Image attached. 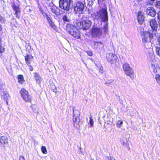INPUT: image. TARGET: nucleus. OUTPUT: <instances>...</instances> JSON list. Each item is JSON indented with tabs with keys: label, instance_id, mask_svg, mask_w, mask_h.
Returning <instances> with one entry per match:
<instances>
[{
	"label": "nucleus",
	"instance_id": "1",
	"mask_svg": "<svg viewBox=\"0 0 160 160\" xmlns=\"http://www.w3.org/2000/svg\"><path fill=\"white\" fill-rule=\"evenodd\" d=\"M149 25L152 30L143 31L141 34L142 41L144 43V46L147 49L149 48L151 46L152 39H153L154 37H157L158 33V23L155 18L150 20Z\"/></svg>",
	"mask_w": 160,
	"mask_h": 160
},
{
	"label": "nucleus",
	"instance_id": "2",
	"mask_svg": "<svg viewBox=\"0 0 160 160\" xmlns=\"http://www.w3.org/2000/svg\"><path fill=\"white\" fill-rule=\"evenodd\" d=\"M66 29L68 32L75 38H80V35L79 31L75 27L72 25L68 24L66 27Z\"/></svg>",
	"mask_w": 160,
	"mask_h": 160
},
{
	"label": "nucleus",
	"instance_id": "3",
	"mask_svg": "<svg viewBox=\"0 0 160 160\" xmlns=\"http://www.w3.org/2000/svg\"><path fill=\"white\" fill-rule=\"evenodd\" d=\"M100 18L103 22L108 21V14L106 8H102L97 12V14L95 15V18L98 20Z\"/></svg>",
	"mask_w": 160,
	"mask_h": 160
},
{
	"label": "nucleus",
	"instance_id": "4",
	"mask_svg": "<svg viewBox=\"0 0 160 160\" xmlns=\"http://www.w3.org/2000/svg\"><path fill=\"white\" fill-rule=\"evenodd\" d=\"M20 93L23 100L26 102L31 103L32 96L29 94L28 91L24 88H22L20 91Z\"/></svg>",
	"mask_w": 160,
	"mask_h": 160
},
{
	"label": "nucleus",
	"instance_id": "5",
	"mask_svg": "<svg viewBox=\"0 0 160 160\" xmlns=\"http://www.w3.org/2000/svg\"><path fill=\"white\" fill-rule=\"evenodd\" d=\"M92 22L90 20L87 19L82 22H78L77 24V26L79 29L83 30L88 29L91 26Z\"/></svg>",
	"mask_w": 160,
	"mask_h": 160
},
{
	"label": "nucleus",
	"instance_id": "6",
	"mask_svg": "<svg viewBox=\"0 0 160 160\" xmlns=\"http://www.w3.org/2000/svg\"><path fill=\"white\" fill-rule=\"evenodd\" d=\"M90 33L92 38H100L102 36L103 32L100 28L93 27L91 29Z\"/></svg>",
	"mask_w": 160,
	"mask_h": 160
},
{
	"label": "nucleus",
	"instance_id": "7",
	"mask_svg": "<svg viewBox=\"0 0 160 160\" xmlns=\"http://www.w3.org/2000/svg\"><path fill=\"white\" fill-rule=\"evenodd\" d=\"M71 0H59V7L62 9L67 11L70 9Z\"/></svg>",
	"mask_w": 160,
	"mask_h": 160
},
{
	"label": "nucleus",
	"instance_id": "8",
	"mask_svg": "<svg viewBox=\"0 0 160 160\" xmlns=\"http://www.w3.org/2000/svg\"><path fill=\"white\" fill-rule=\"evenodd\" d=\"M75 107H73V125L74 127H77L79 126L80 119L78 116L80 114V112L78 110H74Z\"/></svg>",
	"mask_w": 160,
	"mask_h": 160
},
{
	"label": "nucleus",
	"instance_id": "9",
	"mask_svg": "<svg viewBox=\"0 0 160 160\" xmlns=\"http://www.w3.org/2000/svg\"><path fill=\"white\" fill-rule=\"evenodd\" d=\"M75 5V6L74 7L75 13L79 14L82 13L84 8V5L83 3L80 1H78Z\"/></svg>",
	"mask_w": 160,
	"mask_h": 160
},
{
	"label": "nucleus",
	"instance_id": "10",
	"mask_svg": "<svg viewBox=\"0 0 160 160\" xmlns=\"http://www.w3.org/2000/svg\"><path fill=\"white\" fill-rule=\"evenodd\" d=\"M24 58L25 63L28 66L29 70L31 71H32L33 68L30 64L32 59L33 58V56L29 54H27L25 56Z\"/></svg>",
	"mask_w": 160,
	"mask_h": 160
},
{
	"label": "nucleus",
	"instance_id": "11",
	"mask_svg": "<svg viewBox=\"0 0 160 160\" xmlns=\"http://www.w3.org/2000/svg\"><path fill=\"white\" fill-rule=\"evenodd\" d=\"M106 58L108 61L110 62L111 64L115 63L118 59L116 55L112 53L107 54Z\"/></svg>",
	"mask_w": 160,
	"mask_h": 160
},
{
	"label": "nucleus",
	"instance_id": "12",
	"mask_svg": "<svg viewBox=\"0 0 160 160\" xmlns=\"http://www.w3.org/2000/svg\"><path fill=\"white\" fill-rule=\"evenodd\" d=\"M12 7L13 9L15 11L14 14L16 15V18L18 19H19L21 13L19 5L16 6L14 3H12Z\"/></svg>",
	"mask_w": 160,
	"mask_h": 160
},
{
	"label": "nucleus",
	"instance_id": "13",
	"mask_svg": "<svg viewBox=\"0 0 160 160\" xmlns=\"http://www.w3.org/2000/svg\"><path fill=\"white\" fill-rule=\"evenodd\" d=\"M137 18L138 23L140 25L142 24L144 20L143 13L141 11L138 12L137 14Z\"/></svg>",
	"mask_w": 160,
	"mask_h": 160
},
{
	"label": "nucleus",
	"instance_id": "14",
	"mask_svg": "<svg viewBox=\"0 0 160 160\" xmlns=\"http://www.w3.org/2000/svg\"><path fill=\"white\" fill-rule=\"evenodd\" d=\"M8 138L5 136L0 137V144L4 147L6 144H8Z\"/></svg>",
	"mask_w": 160,
	"mask_h": 160
},
{
	"label": "nucleus",
	"instance_id": "15",
	"mask_svg": "<svg viewBox=\"0 0 160 160\" xmlns=\"http://www.w3.org/2000/svg\"><path fill=\"white\" fill-rule=\"evenodd\" d=\"M47 19L48 23L50 26L54 29H56L57 28L56 26L55 25L54 22L52 21L51 18L47 13H45Z\"/></svg>",
	"mask_w": 160,
	"mask_h": 160
},
{
	"label": "nucleus",
	"instance_id": "16",
	"mask_svg": "<svg viewBox=\"0 0 160 160\" xmlns=\"http://www.w3.org/2000/svg\"><path fill=\"white\" fill-rule=\"evenodd\" d=\"M147 13L148 15L152 17L155 16L156 14L154 8L152 7H149L147 8Z\"/></svg>",
	"mask_w": 160,
	"mask_h": 160
},
{
	"label": "nucleus",
	"instance_id": "17",
	"mask_svg": "<svg viewBox=\"0 0 160 160\" xmlns=\"http://www.w3.org/2000/svg\"><path fill=\"white\" fill-rule=\"evenodd\" d=\"M124 72L126 75L130 77L132 79H133L134 78V72L132 68Z\"/></svg>",
	"mask_w": 160,
	"mask_h": 160
},
{
	"label": "nucleus",
	"instance_id": "18",
	"mask_svg": "<svg viewBox=\"0 0 160 160\" xmlns=\"http://www.w3.org/2000/svg\"><path fill=\"white\" fill-rule=\"evenodd\" d=\"M103 43L101 42L94 41L92 45V47L94 49H100L102 46Z\"/></svg>",
	"mask_w": 160,
	"mask_h": 160
},
{
	"label": "nucleus",
	"instance_id": "19",
	"mask_svg": "<svg viewBox=\"0 0 160 160\" xmlns=\"http://www.w3.org/2000/svg\"><path fill=\"white\" fill-rule=\"evenodd\" d=\"M34 77L35 78L36 82L38 83H40L42 81V79L40 75L37 72H34Z\"/></svg>",
	"mask_w": 160,
	"mask_h": 160
},
{
	"label": "nucleus",
	"instance_id": "20",
	"mask_svg": "<svg viewBox=\"0 0 160 160\" xmlns=\"http://www.w3.org/2000/svg\"><path fill=\"white\" fill-rule=\"evenodd\" d=\"M18 82L20 84H23L25 81L23 76L22 75L19 74L17 77Z\"/></svg>",
	"mask_w": 160,
	"mask_h": 160
},
{
	"label": "nucleus",
	"instance_id": "21",
	"mask_svg": "<svg viewBox=\"0 0 160 160\" xmlns=\"http://www.w3.org/2000/svg\"><path fill=\"white\" fill-rule=\"evenodd\" d=\"M122 68L124 72L131 68L129 65L127 63L123 64L122 66Z\"/></svg>",
	"mask_w": 160,
	"mask_h": 160
},
{
	"label": "nucleus",
	"instance_id": "22",
	"mask_svg": "<svg viewBox=\"0 0 160 160\" xmlns=\"http://www.w3.org/2000/svg\"><path fill=\"white\" fill-rule=\"evenodd\" d=\"M3 98L7 104L8 103V100L9 98V95L8 93L6 92H3Z\"/></svg>",
	"mask_w": 160,
	"mask_h": 160
},
{
	"label": "nucleus",
	"instance_id": "23",
	"mask_svg": "<svg viewBox=\"0 0 160 160\" xmlns=\"http://www.w3.org/2000/svg\"><path fill=\"white\" fill-rule=\"evenodd\" d=\"M88 123L89 127H92L93 126L94 121L92 116L90 117L89 122Z\"/></svg>",
	"mask_w": 160,
	"mask_h": 160
},
{
	"label": "nucleus",
	"instance_id": "24",
	"mask_svg": "<svg viewBox=\"0 0 160 160\" xmlns=\"http://www.w3.org/2000/svg\"><path fill=\"white\" fill-rule=\"evenodd\" d=\"M102 29L104 30L103 34L105 35L108 33V25L107 24H105L103 27Z\"/></svg>",
	"mask_w": 160,
	"mask_h": 160
},
{
	"label": "nucleus",
	"instance_id": "25",
	"mask_svg": "<svg viewBox=\"0 0 160 160\" xmlns=\"http://www.w3.org/2000/svg\"><path fill=\"white\" fill-rule=\"evenodd\" d=\"M2 38L0 37V53H3L5 51V48L2 46Z\"/></svg>",
	"mask_w": 160,
	"mask_h": 160
},
{
	"label": "nucleus",
	"instance_id": "26",
	"mask_svg": "<svg viewBox=\"0 0 160 160\" xmlns=\"http://www.w3.org/2000/svg\"><path fill=\"white\" fill-rule=\"evenodd\" d=\"M151 67V69L154 73H156L157 72V70L158 68L157 67V66H156L155 65L152 64Z\"/></svg>",
	"mask_w": 160,
	"mask_h": 160
},
{
	"label": "nucleus",
	"instance_id": "27",
	"mask_svg": "<svg viewBox=\"0 0 160 160\" xmlns=\"http://www.w3.org/2000/svg\"><path fill=\"white\" fill-rule=\"evenodd\" d=\"M155 79L157 82L160 86V75L156 74L155 75Z\"/></svg>",
	"mask_w": 160,
	"mask_h": 160
},
{
	"label": "nucleus",
	"instance_id": "28",
	"mask_svg": "<svg viewBox=\"0 0 160 160\" xmlns=\"http://www.w3.org/2000/svg\"><path fill=\"white\" fill-rule=\"evenodd\" d=\"M155 52L156 54L160 57V47H155Z\"/></svg>",
	"mask_w": 160,
	"mask_h": 160
},
{
	"label": "nucleus",
	"instance_id": "29",
	"mask_svg": "<svg viewBox=\"0 0 160 160\" xmlns=\"http://www.w3.org/2000/svg\"><path fill=\"white\" fill-rule=\"evenodd\" d=\"M41 150L43 153L46 154L47 153V150L45 146H42L41 147Z\"/></svg>",
	"mask_w": 160,
	"mask_h": 160
},
{
	"label": "nucleus",
	"instance_id": "30",
	"mask_svg": "<svg viewBox=\"0 0 160 160\" xmlns=\"http://www.w3.org/2000/svg\"><path fill=\"white\" fill-rule=\"evenodd\" d=\"M154 1L152 0H147L146 2V4L148 5H151Z\"/></svg>",
	"mask_w": 160,
	"mask_h": 160
},
{
	"label": "nucleus",
	"instance_id": "31",
	"mask_svg": "<svg viewBox=\"0 0 160 160\" xmlns=\"http://www.w3.org/2000/svg\"><path fill=\"white\" fill-rule=\"evenodd\" d=\"M62 19L64 22H69V20L68 19V17L66 15L63 16Z\"/></svg>",
	"mask_w": 160,
	"mask_h": 160
},
{
	"label": "nucleus",
	"instance_id": "32",
	"mask_svg": "<svg viewBox=\"0 0 160 160\" xmlns=\"http://www.w3.org/2000/svg\"><path fill=\"white\" fill-rule=\"evenodd\" d=\"M0 22L2 23H4L5 22V20L4 18L0 14Z\"/></svg>",
	"mask_w": 160,
	"mask_h": 160
},
{
	"label": "nucleus",
	"instance_id": "33",
	"mask_svg": "<svg viewBox=\"0 0 160 160\" xmlns=\"http://www.w3.org/2000/svg\"><path fill=\"white\" fill-rule=\"evenodd\" d=\"M155 6L157 8L160 9V1L156 2Z\"/></svg>",
	"mask_w": 160,
	"mask_h": 160
},
{
	"label": "nucleus",
	"instance_id": "34",
	"mask_svg": "<svg viewBox=\"0 0 160 160\" xmlns=\"http://www.w3.org/2000/svg\"><path fill=\"white\" fill-rule=\"evenodd\" d=\"M51 10L52 12L54 13L56 15H57L58 14V12L56 11V10L54 9V8H51Z\"/></svg>",
	"mask_w": 160,
	"mask_h": 160
},
{
	"label": "nucleus",
	"instance_id": "35",
	"mask_svg": "<svg viewBox=\"0 0 160 160\" xmlns=\"http://www.w3.org/2000/svg\"><path fill=\"white\" fill-rule=\"evenodd\" d=\"M122 123L123 122L122 121L119 120L117 122V125L118 126H119V127H120Z\"/></svg>",
	"mask_w": 160,
	"mask_h": 160
},
{
	"label": "nucleus",
	"instance_id": "36",
	"mask_svg": "<svg viewBox=\"0 0 160 160\" xmlns=\"http://www.w3.org/2000/svg\"><path fill=\"white\" fill-rule=\"evenodd\" d=\"M87 53L90 56H92L93 55V53L91 51H88L87 52Z\"/></svg>",
	"mask_w": 160,
	"mask_h": 160
},
{
	"label": "nucleus",
	"instance_id": "37",
	"mask_svg": "<svg viewBox=\"0 0 160 160\" xmlns=\"http://www.w3.org/2000/svg\"><path fill=\"white\" fill-rule=\"evenodd\" d=\"M19 160H26L24 157L22 155L19 156Z\"/></svg>",
	"mask_w": 160,
	"mask_h": 160
},
{
	"label": "nucleus",
	"instance_id": "38",
	"mask_svg": "<svg viewBox=\"0 0 160 160\" xmlns=\"http://www.w3.org/2000/svg\"><path fill=\"white\" fill-rule=\"evenodd\" d=\"M39 11L42 14H45L46 13H45L44 11L41 8H39Z\"/></svg>",
	"mask_w": 160,
	"mask_h": 160
},
{
	"label": "nucleus",
	"instance_id": "39",
	"mask_svg": "<svg viewBox=\"0 0 160 160\" xmlns=\"http://www.w3.org/2000/svg\"><path fill=\"white\" fill-rule=\"evenodd\" d=\"M99 71L101 73H103V71L102 67H101L99 68Z\"/></svg>",
	"mask_w": 160,
	"mask_h": 160
},
{
	"label": "nucleus",
	"instance_id": "40",
	"mask_svg": "<svg viewBox=\"0 0 160 160\" xmlns=\"http://www.w3.org/2000/svg\"><path fill=\"white\" fill-rule=\"evenodd\" d=\"M157 17L158 19L160 21V11L157 13Z\"/></svg>",
	"mask_w": 160,
	"mask_h": 160
},
{
	"label": "nucleus",
	"instance_id": "41",
	"mask_svg": "<svg viewBox=\"0 0 160 160\" xmlns=\"http://www.w3.org/2000/svg\"><path fill=\"white\" fill-rule=\"evenodd\" d=\"M158 42L159 45L160 46V35H159L158 38Z\"/></svg>",
	"mask_w": 160,
	"mask_h": 160
},
{
	"label": "nucleus",
	"instance_id": "42",
	"mask_svg": "<svg viewBox=\"0 0 160 160\" xmlns=\"http://www.w3.org/2000/svg\"><path fill=\"white\" fill-rule=\"evenodd\" d=\"M98 3L99 4H100V2H103L104 1V0H97Z\"/></svg>",
	"mask_w": 160,
	"mask_h": 160
},
{
	"label": "nucleus",
	"instance_id": "43",
	"mask_svg": "<svg viewBox=\"0 0 160 160\" xmlns=\"http://www.w3.org/2000/svg\"><path fill=\"white\" fill-rule=\"evenodd\" d=\"M109 160H115V159L112 157H110Z\"/></svg>",
	"mask_w": 160,
	"mask_h": 160
},
{
	"label": "nucleus",
	"instance_id": "44",
	"mask_svg": "<svg viewBox=\"0 0 160 160\" xmlns=\"http://www.w3.org/2000/svg\"><path fill=\"white\" fill-rule=\"evenodd\" d=\"M2 26L0 25V32H1L2 30Z\"/></svg>",
	"mask_w": 160,
	"mask_h": 160
},
{
	"label": "nucleus",
	"instance_id": "45",
	"mask_svg": "<svg viewBox=\"0 0 160 160\" xmlns=\"http://www.w3.org/2000/svg\"><path fill=\"white\" fill-rule=\"evenodd\" d=\"M53 91L54 92H57V89H53Z\"/></svg>",
	"mask_w": 160,
	"mask_h": 160
},
{
	"label": "nucleus",
	"instance_id": "46",
	"mask_svg": "<svg viewBox=\"0 0 160 160\" xmlns=\"http://www.w3.org/2000/svg\"><path fill=\"white\" fill-rule=\"evenodd\" d=\"M1 56H2V55H0V57H1Z\"/></svg>",
	"mask_w": 160,
	"mask_h": 160
},
{
	"label": "nucleus",
	"instance_id": "47",
	"mask_svg": "<svg viewBox=\"0 0 160 160\" xmlns=\"http://www.w3.org/2000/svg\"><path fill=\"white\" fill-rule=\"evenodd\" d=\"M17 1H18V0H17Z\"/></svg>",
	"mask_w": 160,
	"mask_h": 160
}]
</instances>
